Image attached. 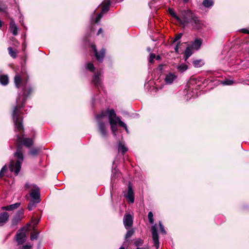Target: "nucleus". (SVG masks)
Instances as JSON below:
<instances>
[{"instance_id": "nucleus-19", "label": "nucleus", "mask_w": 249, "mask_h": 249, "mask_svg": "<svg viewBox=\"0 0 249 249\" xmlns=\"http://www.w3.org/2000/svg\"><path fill=\"white\" fill-rule=\"evenodd\" d=\"M193 49L191 48V47L189 45L187 47L186 50L184 52V58L185 61H187V60L192 55L193 53Z\"/></svg>"}, {"instance_id": "nucleus-43", "label": "nucleus", "mask_w": 249, "mask_h": 249, "mask_svg": "<svg viewBox=\"0 0 249 249\" xmlns=\"http://www.w3.org/2000/svg\"><path fill=\"white\" fill-rule=\"evenodd\" d=\"M233 81L230 80H226L223 82V84L226 85H231L233 84Z\"/></svg>"}, {"instance_id": "nucleus-42", "label": "nucleus", "mask_w": 249, "mask_h": 249, "mask_svg": "<svg viewBox=\"0 0 249 249\" xmlns=\"http://www.w3.org/2000/svg\"><path fill=\"white\" fill-rule=\"evenodd\" d=\"M112 178L115 177L116 175L117 176V177H118V175L120 174V173L118 172V170L116 168L112 169Z\"/></svg>"}, {"instance_id": "nucleus-44", "label": "nucleus", "mask_w": 249, "mask_h": 249, "mask_svg": "<svg viewBox=\"0 0 249 249\" xmlns=\"http://www.w3.org/2000/svg\"><path fill=\"white\" fill-rule=\"evenodd\" d=\"M179 45H180V42H178L177 43L176 47H175V51L177 53H178V48H179Z\"/></svg>"}, {"instance_id": "nucleus-8", "label": "nucleus", "mask_w": 249, "mask_h": 249, "mask_svg": "<svg viewBox=\"0 0 249 249\" xmlns=\"http://www.w3.org/2000/svg\"><path fill=\"white\" fill-rule=\"evenodd\" d=\"M24 229L19 230L16 234V240L18 245H21L26 240L27 237Z\"/></svg>"}, {"instance_id": "nucleus-33", "label": "nucleus", "mask_w": 249, "mask_h": 249, "mask_svg": "<svg viewBox=\"0 0 249 249\" xmlns=\"http://www.w3.org/2000/svg\"><path fill=\"white\" fill-rule=\"evenodd\" d=\"M38 203L35 202L34 201L31 200L28 206V209L29 211H32L34 208L36 207V204Z\"/></svg>"}, {"instance_id": "nucleus-49", "label": "nucleus", "mask_w": 249, "mask_h": 249, "mask_svg": "<svg viewBox=\"0 0 249 249\" xmlns=\"http://www.w3.org/2000/svg\"><path fill=\"white\" fill-rule=\"evenodd\" d=\"M147 51L149 52H151V49L150 47H147Z\"/></svg>"}, {"instance_id": "nucleus-22", "label": "nucleus", "mask_w": 249, "mask_h": 249, "mask_svg": "<svg viewBox=\"0 0 249 249\" xmlns=\"http://www.w3.org/2000/svg\"><path fill=\"white\" fill-rule=\"evenodd\" d=\"M177 68L179 72H183L188 69V66L184 63H181L178 64Z\"/></svg>"}, {"instance_id": "nucleus-17", "label": "nucleus", "mask_w": 249, "mask_h": 249, "mask_svg": "<svg viewBox=\"0 0 249 249\" xmlns=\"http://www.w3.org/2000/svg\"><path fill=\"white\" fill-rule=\"evenodd\" d=\"M10 29L13 35L16 36L18 34V27L16 24L13 19H11L10 22Z\"/></svg>"}, {"instance_id": "nucleus-1", "label": "nucleus", "mask_w": 249, "mask_h": 249, "mask_svg": "<svg viewBox=\"0 0 249 249\" xmlns=\"http://www.w3.org/2000/svg\"><path fill=\"white\" fill-rule=\"evenodd\" d=\"M105 116L107 117L111 130L114 135H116L118 130L117 124L124 128L127 133H128L126 124L121 120L119 117L117 116L115 110L113 109H107L106 111H102L95 116L97 121L99 131L103 137L106 138L107 135L106 124L102 121V119Z\"/></svg>"}, {"instance_id": "nucleus-6", "label": "nucleus", "mask_w": 249, "mask_h": 249, "mask_svg": "<svg viewBox=\"0 0 249 249\" xmlns=\"http://www.w3.org/2000/svg\"><path fill=\"white\" fill-rule=\"evenodd\" d=\"M103 72L101 70H97L94 72L91 81L96 88L102 89L103 88Z\"/></svg>"}, {"instance_id": "nucleus-27", "label": "nucleus", "mask_w": 249, "mask_h": 249, "mask_svg": "<svg viewBox=\"0 0 249 249\" xmlns=\"http://www.w3.org/2000/svg\"><path fill=\"white\" fill-rule=\"evenodd\" d=\"M7 9V5L3 1H0V12H6Z\"/></svg>"}, {"instance_id": "nucleus-28", "label": "nucleus", "mask_w": 249, "mask_h": 249, "mask_svg": "<svg viewBox=\"0 0 249 249\" xmlns=\"http://www.w3.org/2000/svg\"><path fill=\"white\" fill-rule=\"evenodd\" d=\"M168 11L171 16L174 17L175 18H176L178 21H179V20H180V17L176 14V13L172 9L169 8L168 9Z\"/></svg>"}, {"instance_id": "nucleus-39", "label": "nucleus", "mask_w": 249, "mask_h": 249, "mask_svg": "<svg viewBox=\"0 0 249 249\" xmlns=\"http://www.w3.org/2000/svg\"><path fill=\"white\" fill-rule=\"evenodd\" d=\"M39 153V149L35 148L31 150L30 151V154L33 156H36Z\"/></svg>"}, {"instance_id": "nucleus-50", "label": "nucleus", "mask_w": 249, "mask_h": 249, "mask_svg": "<svg viewBox=\"0 0 249 249\" xmlns=\"http://www.w3.org/2000/svg\"><path fill=\"white\" fill-rule=\"evenodd\" d=\"M145 248H140L139 247H137L136 249H145Z\"/></svg>"}, {"instance_id": "nucleus-10", "label": "nucleus", "mask_w": 249, "mask_h": 249, "mask_svg": "<svg viewBox=\"0 0 249 249\" xmlns=\"http://www.w3.org/2000/svg\"><path fill=\"white\" fill-rule=\"evenodd\" d=\"M124 196L131 203H133L134 201V195L131 183H129L128 185V191L127 193L124 194Z\"/></svg>"}, {"instance_id": "nucleus-7", "label": "nucleus", "mask_w": 249, "mask_h": 249, "mask_svg": "<svg viewBox=\"0 0 249 249\" xmlns=\"http://www.w3.org/2000/svg\"><path fill=\"white\" fill-rule=\"evenodd\" d=\"M151 233L152 236V239L153 241L154 246L156 247V249L159 248V237L158 233L157 225L155 224L151 227Z\"/></svg>"}, {"instance_id": "nucleus-14", "label": "nucleus", "mask_w": 249, "mask_h": 249, "mask_svg": "<svg viewBox=\"0 0 249 249\" xmlns=\"http://www.w3.org/2000/svg\"><path fill=\"white\" fill-rule=\"evenodd\" d=\"M202 43V40L200 38H196L193 42H192L190 46L191 48L195 50H198L200 49Z\"/></svg>"}, {"instance_id": "nucleus-48", "label": "nucleus", "mask_w": 249, "mask_h": 249, "mask_svg": "<svg viewBox=\"0 0 249 249\" xmlns=\"http://www.w3.org/2000/svg\"><path fill=\"white\" fill-rule=\"evenodd\" d=\"M157 60H160V55L156 56V58Z\"/></svg>"}, {"instance_id": "nucleus-51", "label": "nucleus", "mask_w": 249, "mask_h": 249, "mask_svg": "<svg viewBox=\"0 0 249 249\" xmlns=\"http://www.w3.org/2000/svg\"><path fill=\"white\" fill-rule=\"evenodd\" d=\"M2 27V22L0 20V28H1Z\"/></svg>"}, {"instance_id": "nucleus-23", "label": "nucleus", "mask_w": 249, "mask_h": 249, "mask_svg": "<svg viewBox=\"0 0 249 249\" xmlns=\"http://www.w3.org/2000/svg\"><path fill=\"white\" fill-rule=\"evenodd\" d=\"M21 82V77L19 74H16L14 78V83L17 88H19Z\"/></svg>"}, {"instance_id": "nucleus-9", "label": "nucleus", "mask_w": 249, "mask_h": 249, "mask_svg": "<svg viewBox=\"0 0 249 249\" xmlns=\"http://www.w3.org/2000/svg\"><path fill=\"white\" fill-rule=\"evenodd\" d=\"M91 47L94 52L96 59L99 62H102L105 54V49L102 48L101 50L98 52H97L95 45L92 44L91 45Z\"/></svg>"}, {"instance_id": "nucleus-13", "label": "nucleus", "mask_w": 249, "mask_h": 249, "mask_svg": "<svg viewBox=\"0 0 249 249\" xmlns=\"http://www.w3.org/2000/svg\"><path fill=\"white\" fill-rule=\"evenodd\" d=\"M123 222L124 226L126 229H128L132 226L133 224V218L131 214H127L124 216Z\"/></svg>"}, {"instance_id": "nucleus-29", "label": "nucleus", "mask_w": 249, "mask_h": 249, "mask_svg": "<svg viewBox=\"0 0 249 249\" xmlns=\"http://www.w3.org/2000/svg\"><path fill=\"white\" fill-rule=\"evenodd\" d=\"M85 67L87 70H88L90 71H93L95 70V67L93 64L90 62H88L86 63Z\"/></svg>"}, {"instance_id": "nucleus-21", "label": "nucleus", "mask_w": 249, "mask_h": 249, "mask_svg": "<svg viewBox=\"0 0 249 249\" xmlns=\"http://www.w3.org/2000/svg\"><path fill=\"white\" fill-rule=\"evenodd\" d=\"M95 10L93 12V13L92 14V15L91 16V22H94V23H98L99 22H100V20L101 19V18H102L103 17V15H102V13H99L98 14L96 18H95L94 19H93V15L94 14H95Z\"/></svg>"}, {"instance_id": "nucleus-47", "label": "nucleus", "mask_w": 249, "mask_h": 249, "mask_svg": "<svg viewBox=\"0 0 249 249\" xmlns=\"http://www.w3.org/2000/svg\"><path fill=\"white\" fill-rule=\"evenodd\" d=\"M103 32V30H102V28H100L98 31V33H97V35H99L101 33H102Z\"/></svg>"}, {"instance_id": "nucleus-25", "label": "nucleus", "mask_w": 249, "mask_h": 249, "mask_svg": "<svg viewBox=\"0 0 249 249\" xmlns=\"http://www.w3.org/2000/svg\"><path fill=\"white\" fill-rule=\"evenodd\" d=\"M128 150L127 147L121 142H119L118 145V151L124 154Z\"/></svg>"}, {"instance_id": "nucleus-34", "label": "nucleus", "mask_w": 249, "mask_h": 249, "mask_svg": "<svg viewBox=\"0 0 249 249\" xmlns=\"http://www.w3.org/2000/svg\"><path fill=\"white\" fill-rule=\"evenodd\" d=\"M8 52L9 54L13 58H16L17 57L16 53L13 50V48L11 47H9L8 48Z\"/></svg>"}, {"instance_id": "nucleus-2", "label": "nucleus", "mask_w": 249, "mask_h": 249, "mask_svg": "<svg viewBox=\"0 0 249 249\" xmlns=\"http://www.w3.org/2000/svg\"><path fill=\"white\" fill-rule=\"evenodd\" d=\"M33 144V140L30 138H23L22 136H17V151L14 153V156L17 159L16 162L11 160L9 164V169L11 172H14L17 175L20 171L21 163L23 160L22 148L21 144L26 147H30Z\"/></svg>"}, {"instance_id": "nucleus-18", "label": "nucleus", "mask_w": 249, "mask_h": 249, "mask_svg": "<svg viewBox=\"0 0 249 249\" xmlns=\"http://www.w3.org/2000/svg\"><path fill=\"white\" fill-rule=\"evenodd\" d=\"M20 205V203L17 202L10 205L4 206L1 208L2 210L5 211H12L17 209Z\"/></svg>"}, {"instance_id": "nucleus-11", "label": "nucleus", "mask_w": 249, "mask_h": 249, "mask_svg": "<svg viewBox=\"0 0 249 249\" xmlns=\"http://www.w3.org/2000/svg\"><path fill=\"white\" fill-rule=\"evenodd\" d=\"M23 211L22 210H19L17 212L12 219V225L13 226H16L18 223L23 218Z\"/></svg>"}, {"instance_id": "nucleus-41", "label": "nucleus", "mask_w": 249, "mask_h": 249, "mask_svg": "<svg viewBox=\"0 0 249 249\" xmlns=\"http://www.w3.org/2000/svg\"><path fill=\"white\" fill-rule=\"evenodd\" d=\"M156 58V55L154 53H151L150 55L149 61L150 63H152L154 62V59Z\"/></svg>"}, {"instance_id": "nucleus-12", "label": "nucleus", "mask_w": 249, "mask_h": 249, "mask_svg": "<svg viewBox=\"0 0 249 249\" xmlns=\"http://www.w3.org/2000/svg\"><path fill=\"white\" fill-rule=\"evenodd\" d=\"M190 23L191 24L193 28L197 30L202 28L203 26V23L202 21L199 20V18L196 16V15H195L193 19L191 20Z\"/></svg>"}, {"instance_id": "nucleus-36", "label": "nucleus", "mask_w": 249, "mask_h": 249, "mask_svg": "<svg viewBox=\"0 0 249 249\" xmlns=\"http://www.w3.org/2000/svg\"><path fill=\"white\" fill-rule=\"evenodd\" d=\"M159 227H160V232H161L163 234H166V231L165 230L164 228V226H163V225H162V222H161L160 221L159 222Z\"/></svg>"}, {"instance_id": "nucleus-37", "label": "nucleus", "mask_w": 249, "mask_h": 249, "mask_svg": "<svg viewBox=\"0 0 249 249\" xmlns=\"http://www.w3.org/2000/svg\"><path fill=\"white\" fill-rule=\"evenodd\" d=\"M38 236V232L37 231H34L32 233L31 235V239L33 240L34 239H37Z\"/></svg>"}, {"instance_id": "nucleus-20", "label": "nucleus", "mask_w": 249, "mask_h": 249, "mask_svg": "<svg viewBox=\"0 0 249 249\" xmlns=\"http://www.w3.org/2000/svg\"><path fill=\"white\" fill-rule=\"evenodd\" d=\"M9 78L7 75L1 74L0 75V83L3 86H6L8 84Z\"/></svg>"}, {"instance_id": "nucleus-53", "label": "nucleus", "mask_w": 249, "mask_h": 249, "mask_svg": "<svg viewBox=\"0 0 249 249\" xmlns=\"http://www.w3.org/2000/svg\"><path fill=\"white\" fill-rule=\"evenodd\" d=\"M189 0H183V2L186 3Z\"/></svg>"}, {"instance_id": "nucleus-40", "label": "nucleus", "mask_w": 249, "mask_h": 249, "mask_svg": "<svg viewBox=\"0 0 249 249\" xmlns=\"http://www.w3.org/2000/svg\"><path fill=\"white\" fill-rule=\"evenodd\" d=\"M7 168L6 165H4L1 168L0 171V177H1L4 175V173L7 171Z\"/></svg>"}, {"instance_id": "nucleus-32", "label": "nucleus", "mask_w": 249, "mask_h": 249, "mask_svg": "<svg viewBox=\"0 0 249 249\" xmlns=\"http://www.w3.org/2000/svg\"><path fill=\"white\" fill-rule=\"evenodd\" d=\"M134 233V230L133 229H131L126 232L125 235V239L126 240L127 239L130 237L131 236L133 235Z\"/></svg>"}, {"instance_id": "nucleus-16", "label": "nucleus", "mask_w": 249, "mask_h": 249, "mask_svg": "<svg viewBox=\"0 0 249 249\" xmlns=\"http://www.w3.org/2000/svg\"><path fill=\"white\" fill-rule=\"evenodd\" d=\"M177 76L174 73H169L167 74L164 78V81L166 84H171L177 78Z\"/></svg>"}, {"instance_id": "nucleus-26", "label": "nucleus", "mask_w": 249, "mask_h": 249, "mask_svg": "<svg viewBox=\"0 0 249 249\" xmlns=\"http://www.w3.org/2000/svg\"><path fill=\"white\" fill-rule=\"evenodd\" d=\"M144 243L143 240L141 238H137L134 240V245L136 247L142 246Z\"/></svg>"}, {"instance_id": "nucleus-35", "label": "nucleus", "mask_w": 249, "mask_h": 249, "mask_svg": "<svg viewBox=\"0 0 249 249\" xmlns=\"http://www.w3.org/2000/svg\"><path fill=\"white\" fill-rule=\"evenodd\" d=\"M148 221L150 224H153L154 223V219H153V214L152 212H149L148 213Z\"/></svg>"}, {"instance_id": "nucleus-24", "label": "nucleus", "mask_w": 249, "mask_h": 249, "mask_svg": "<svg viewBox=\"0 0 249 249\" xmlns=\"http://www.w3.org/2000/svg\"><path fill=\"white\" fill-rule=\"evenodd\" d=\"M214 2L213 0H204L202 2L203 5L205 8H210L213 5Z\"/></svg>"}, {"instance_id": "nucleus-31", "label": "nucleus", "mask_w": 249, "mask_h": 249, "mask_svg": "<svg viewBox=\"0 0 249 249\" xmlns=\"http://www.w3.org/2000/svg\"><path fill=\"white\" fill-rule=\"evenodd\" d=\"M109 5H110L109 1H107L106 3L102 6V13H104V12H107L109 9Z\"/></svg>"}, {"instance_id": "nucleus-52", "label": "nucleus", "mask_w": 249, "mask_h": 249, "mask_svg": "<svg viewBox=\"0 0 249 249\" xmlns=\"http://www.w3.org/2000/svg\"><path fill=\"white\" fill-rule=\"evenodd\" d=\"M119 249H125V247L124 246H122Z\"/></svg>"}, {"instance_id": "nucleus-38", "label": "nucleus", "mask_w": 249, "mask_h": 249, "mask_svg": "<svg viewBox=\"0 0 249 249\" xmlns=\"http://www.w3.org/2000/svg\"><path fill=\"white\" fill-rule=\"evenodd\" d=\"M182 35H183L182 33H179L178 34L176 35L174 39L173 40V42L174 43V42L177 41L179 39H180L181 37H182Z\"/></svg>"}, {"instance_id": "nucleus-15", "label": "nucleus", "mask_w": 249, "mask_h": 249, "mask_svg": "<svg viewBox=\"0 0 249 249\" xmlns=\"http://www.w3.org/2000/svg\"><path fill=\"white\" fill-rule=\"evenodd\" d=\"M9 215L7 212L0 213V226H3L8 220Z\"/></svg>"}, {"instance_id": "nucleus-46", "label": "nucleus", "mask_w": 249, "mask_h": 249, "mask_svg": "<svg viewBox=\"0 0 249 249\" xmlns=\"http://www.w3.org/2000/svg\"><path fill=\"white\" fill-rule=\"evenodd\" d=\"M241 31L243 33H245V34H249V30L247 29H245V28H244V29H242L241 30Z\"/></svg>"}, {"instance_id": "nucleus-5", "label": "nucleus", "mask_w": 249, "mask_h": 249, "mask_svg": "<svg viewBox=\"0 0 249 249\" xmlns=\"http://www.w3.org/2000/svg\"><path fill=\"white\" fill-rule=\"evenodd\" d=\"M195 14L190 9L183 10L180 11V20L179 22L184 26L187 24L191 23V20L195 16Z\"/></svg>"}, {"instance_id": "nucleus-30", "label": "nucleus", "mask_w": 249, "mask_h": 249, "mask_svg": "<svg viewBox=\"0 0 249 249\" xmlns=\"http://www.w3.org/2000/svg\"><path fill=\"white\" fill-rule=\"evenodd\" d=\"M193 64L194 66L196 68L200 67L204 64L203 62L201 60L194 61Z\"/></svg>"}, {"instance_id": "nucleus-45", "label": "nucleus", "mask_w": 249, "mask_h": 249, "mask_svg": "<svg viewBox=\"0 0 249 249\" xmlns=\"http://www.w3.org/2000/svg\"><path fill=\"white\" fill-rule=\"evenodd\" d=\"M32 246L30 245H25L22 247V249H30Z\"/></svg>"}, {"instance_id": "nucleus-3", "label": "nucleus", "mask_w": 249, "mask_h": 249, "mask_svg": "<svg viewBox=\"0 0 249 249\" xmlns=\"http://www.w3.org/2000/svg\"><path fill=\"white\" fill-rule=\"evenodd\" d=\"M23 92L21 96H19L16 101V106L14 107L12 118L15 126V128L18 131H23L24 129L22 124V117H21V108L23 107L27 96L31 93L32 89H28V94H26V90L23 88Z\"/></svg>"}, {"instance_id": "nucleus-4", "label": "nucleus", "mask_w": 249, "mask_h": 249, "mask_svg": "<svg viewBox=\"0 0 249 249\" xmlns=\"http://www.w3.org/2000/svg\"><path fill=\"white\" fill-rule=\"evenodd\" d=\"M25 187L26 189L30 190L29 195L31 197V200L37 203H39L41 201L39 188L36 185L26 183L25 185Z\"/></svg>"}]
</instances>
